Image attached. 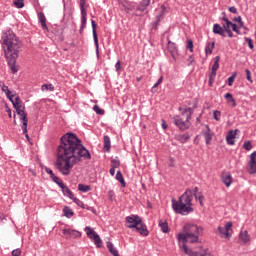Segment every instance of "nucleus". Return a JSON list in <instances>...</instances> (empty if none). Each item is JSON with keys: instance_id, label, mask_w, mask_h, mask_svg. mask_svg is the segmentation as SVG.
<instances>
[{"instance_id": "f257e3e1", "label": "nucleus", "mask_w": 256, "mask_h": 256, "mask_svg": "<svg viewBox=\"0 0 256 256\" xmlns=\"http://www.w3.org/2000/svg\"><path fill=\"white\" fill-rule=\"evenodd\" d=\"M87 159H91V153L75 133L68 132L60 138L55 167L61 175L64 177L71 175L73 167Z\"/></svg>"}, {"instance_id": "f03ea898", "label": "nucleus", "mask_w": 256, "mask_h": 256, "mask_svg": "<svg viewBox=\"0 0 256 256\" xmlns=\"http://www.w3.org/2000/svg\"><path fill=\"white\" fill-rule=\"evenodd\" d=\"M1 47L4 51V56L8 66L10 67L13 75H15L18 71L16 63L17 59H19V51H21L23 44L13 30L6 29L1 35Z\"/></svg>"}, {"instance_id": "7ed1b4c3", "label": "nucleus", "mask_w": 256, "mask_h": 256, "mask_svg": "<svg viewBox=\"0 0 256 256\" xmlns=\"http://www.w3.org/2000/svg\"><path fill=\"white\" fill-rule=\"evenodd\" d=\"M199 188L195 187L194 190L187 189L178 200L172 199V209L178 215H189V213H193V197L195 199H199L200 203H202L201 199L203 196H199Z\"/></svg>"}, {"instance_id": "20e7f679", "label": "nucleus", "mask_w": 256, "mask_h": 256, "mask_svg": "<svg viewBox=\"0 0 256 256\" xmlns=\"http://www.w3.org/2000/svg\"><path fill=\"white\" fill-rule=\"evenodd\" d=\"M203 235V228L195 224H186L184 226V233H179L177 236L178 241L182 243H199V237Z\"/></svg>"}, {"instance_id": "39448f33", "label": "nucleus", "mask_w": 256, "mask_h": 256, "mask_svg": "<svg viewBox=\"0 0 256 256\" xmlns=\"http://www.w3.org/2000/svg\"><path fill=\"white\" fill-rule=\"evenodd\" d=\"M179 111H181L180 115L173 116V123L180 129V131H186V129H189L191 127V117H193V108H179Z\"/></svg>"}, {"instance_id": "423d86ee", "label": "nucleus", "mask_w": 256, "mask_h": 256, "mask_svg": "<svg viewBox=\"0 0 256 256\" xmlns=\"http://www.w3.org/2000/svg\"><path fill=\"white\" fill-rule=\"evenodd\" d=\"M85 231H86L87 237L89 239H91V241L94 242L96 247L100 248L102 242H101V237L99 236V234H97V232H95V230H93V228H91L90 226H86Z\"/></svg>"}, {"instance_id": "0eeeda50", "label": "nucleus", "mask_w": 256, "mask_h": 256, "mask_svg": "<svg viewBox=\"0 0 256 256\" xmlns=\"http://www.w3.org/2000/svg\"><path fill=\"white\" fill-rule=\"evenodd\" d=\"M182 249L186 255L189 256H213L209 249H202L200 251H193L187 248V244H183Z\"/></svg>"}, {"instance_id": "6e6552de", "label": "nucleus", "mask_w": 256, "mask_h": 256, "mask_svg": "<svg viewBox=\"0 0 256 256\" xmlns=\"http://www.w3.org/2000/svg\"><path fill=\"white\" fill-rule=\"evenodd\" d=\"M141 220L142 219L139 217V215L132 214L130 216H126V227L128 229H135L139 225V223H141Z\"/></svg>"}, {"instance_id": "1a4fd4ad", "label": "nucleus", "mask_w": 256, "mask_h": 256, "mask_svg": "<svg viewBox=\"0 0 256 256\" xmlns=\"http://www.w3.org/2000/svg\"><path fill=\"white\" fill-rule=\"evenodd\" d=\"M92 25V35L94 39V45L96 47V56L97 59H99V38L97 36V23H95V20H91Z\"/></svg>"}, {"instance_id": "9d476101", "label": "nucleus", "mask_w": 256, "mask_h": 256, "mask_svg": "<svg viewBox=\"0 0 256 256\" xmlns=\"http://www.w3.org/2000/svg\"><path fill=\"white\" fill-rule=\"evenodd\" d=\"M231 227H233V222H227L224 227L219 226L218 231L222 237H225V239H230L231 234L229 231H231Z\"/></svg>"}, {"instance_id": "9b49d317", "label": "nucleus", "mask_w": 256, "mask_h": 256, "mask_svg": "<svg viewBox=\"0 0 256 256\" xmlns=\"http://www.w3.org/2000/svg\"><path fill=\"white\" fill-rule=\"evenodd\" d=\"M134 229L142 237L149 236V230L147 229V225L143 222V219L140 220V223Z\"/></svg>"}, {"instance_id": "f8f14e48", "label": "nucleus", "mask_w": 256, "mask_h": 256, "mask_svg": "<svg viewBox=\"0 0 256 256\" xmlns=\"http://www.w3.org/2000/svg\"><path fill=\"white\" fill-rule=\"evenodd\" d=\"M167 49H168L169 53L171 54V57L175 61L177 59V55L179 53V50L177 49V44H175V42H172L171 40L168 39Z\"/></svg>"}, {"instance_id": "ddd939ff", "label": "nucleus", "mask_w": 256, "mask_h": 256, "mask_svg": "<svg viewBox=\"0 0 256 256\" xmlns=\"http://www.w3.org/2000/svg\"><path fill=\"white\" fill-rule=\"evenodd\" d=\"M202 135L205 138L206 145H209L211 141L213 140V131H211V128H209V125H205V129L202 130Z\"/></svg>"}, {"instance_id": "4468645a", "label": "nucleus", "mask_w": 256, "mask_h": 256, "mask_svg": "<svg viewBox=\"0 0 256 256\" xmlns=\"http://www.w3.org/2000/svg\"><path fill=\"white\" fill-rule=\"evenodd\" d=\"M219 61H221V57L216 56L214 58V63L210 74V81H213V79H215V77L217 76V71L219 70Z\"/></svg>"}, {"instance_id": "2eb2a0df", "label": "nucleus", "mask_w": 256, "mask_h": 256, "mask_svg": "<svg viewBox=\"0 0 256 256\" xmlns=\"http://www.w3.org/2000/svg\"><path fill=\"white\" fill-rule=\"evenodd\" d=\"M151 3L154 5L155 0H141L137 6V11H140V13H145V11H147V7H149Z\"/></svg>"}, {"instance_id": "dca6fc26", "label": "nucleus", "mask_w": 256, "mask_h": 256, "mask_svg": "<svg viewBox=\"0 0 256 256\" xmlns=\"http://www.w3.org/2000/svg\"><path fill=\"white\" fill-rule=\"evenodd\" d=\"M237 133H239V129L230 130L226 135L227 145H235V138L237 137Z\"/></svg>"}, {"instance_id": "f3484780", "label": "nucleus", "mask_w": 256, "mask_h": 256, "mask_svg": "<svg viewBox=\"0 0 256 256\" xmlns=\"http://www.w3.org/2000/svg\"><path fill=\"white\" fill-rule=\"evenodd\" d=\"M62 233L67 238L72 237V239H77V238L81 237V232H79L77 230L63 229Z\"/></svg>"}, {"instance_id": "a211bd4d", "label": "nucleus", "mask_w": 256, "mask_h": 256, "mask_svg": "<svg viewBox=\"0 0 256 256\" xmlns=\"http://www.w3.org/2000/svg\"><path fill=\"white\" fill-rule=\"evenodd\" d=\"M249 167H250V174L254 175V173H256V151H254L250 155Z\"/></svg>"}, {"instance_id": "6ab92c4d", "label": "nucleus", "mask_w": 256, "mask_h": 256, "mask_svg": "<svg viewBox=\"0 0 256 256\" xmlns=\"http://www.w3.org/2000/svg\"><path fill=\"white\" fill-rule=\"evenodd\" d=\"M81 9V26H80V33L87 27V11L85 10V7L80 8Z\"/></svg>"}, {"instance_id": "aec40b11", "label": "nucleus", "mask_w": 256, "mask_h": 256, "mask_svg": "<svg viewBox=\"0 0 256 256\" xmlns=\"http://www.w3.org/2000/svg\"><path fill=\"white\" fill-rule=\"evenodd\" d=\"M213 33L215 35H220V37H227V34L225 33L223 26H221L217 23L213 25Z\"/></svg>"}, {"instance_id": "412c9836", "label": "nucleus", "mask_w": 256, "mask_h": 256, "mask_svg": "<svg viewBox=\"0 0 256 256\" xmlns=\"http://www.w3.org/2000/svg\"><path fill=\"white\" fill-rule=\"evenodd\" d=\"M38 19L42 29L44 31H49V28H47V18L45 17V14L43 12L38 13Z\"/></svg>"}, {"instance_id": "4be33fe9", "label": "nucleus", "mask_w": 256, "mask_h": 256, "mask_svg": "<svg viewBox=\"0 0 256 256\" xmlns=\"http://www.w3.org/2000/svg\"><path fill=\"white\" fill-rule=\"evenodd\" d=\"M103 142H104L103 151L105 153H109V151H111V138L108 135H105L103 137Z\"/></svg>"}, {"instance_id": "5701e85b", "label": "nucleus", "mask_w": 256, "mask_h": 256, "mask_svg": "<svg viewBox=\"0 0 256 256\" xmlns=\"http://www.w3.org/2000/svg\"><path fill=\"white\" fill-rule=\"evenodd\" d=\"M222 182L224 183V185H226V187H231V183H233V176H231V174H224L222 176Z\"/></svg>"}, {"instance_id": "b1692460", "label": "nucleus", "mask_w": 256, "mask_h": 256, "mask_svg": "<svg viewBox=\"0 0 256 256\" xmlns=\"http://www.w3.org/2000/svg\"><path fill=\"white\" fill-rule=\"evenodd\" d=\"M137 3H135V2H130V3H128V4H126V5H124V11L126 12V13H130L131 11H135V9H136V11H137Z\"/></svg>"}, {"instance_id": "393cba45", "label": "nucleus", "mask_w": 256, "mask_h": 256, "mask_svg": "<svg viewBox=\"0 0 256 256\" xmlns=\"http://www.w3.org/2000/svg\"><path fill=\"white\" fill-rule=\"evenodd\" d=\"M222 21L225 22V24L222 25L224 32L231 30L233 22H231L227 17H222Z\"/></svg>"}, {"instance_id": "a878e982", "label": "nucleus", "mask_w": 256, "mask_h": 256, "mask_svg": "<svg viewBox=\"0 0 256 256\" xmlns=\"http://www.w3.org/2000/svg\"><path fill=\"white\" fill-rule=\"evenodd\" d=\"M176 141H179V143L184 144L186 141H189V134L184 133V134H178L175 136Z\"/></svg>"}, {"instance_id": "bb28decb", "label": "nucleus", "mask_w": 256, "mask_h": 256, "mask_svg": "<svg viewBox=\"0 0 256 256\" xmlns=\"http://www.w3.org/2000/svg\"><path fill=\"white\" fill-rule=\"evenodd\" d=\"M116 181H119L122 187H126L127 184L125 183V178H123V173H121V170H118L115 176Z\"/></svg>"}, {"instance_id": "cd10ccee", "label": "nucleus", "mask_w": 256, "mask_h": 256, "mask_svg": "<svg viewBox=\"0 0 256 256\" xmlns=\"http://www.w3.org/2000/svg\"><path fill=\"white\" fill-rule=\"evenodd\" d=\"M107 249L109 253H111L114 256H119V251H117V248L113 245L111 242H107Z\"/></svg>"}, {"instance_id": "c85d7f7f", "label": "nucleus", "mask_w": 256, "mask_h": 256, "mask_svg": "<svg viewBox=\"0 0 256 256\" xmlns=\"http://www.w3.org/2000/svg\"><path fill=\"white\" fill-rule=\"evenodd\" d=\"M213 49H215V42H207L205 46L206 55H211V53H213Z\"/></svg>"}, {"instance_id": "c756f323", "label": "nucleus", "mask_w": 256, "mask_h": 256, "mask_svg": "<svg viewBox=\"0 0 256 256\" xmlns=\"http://www.w3.org/2000/svg\"><path fill=\"white\" fill-rule=\"evenodd\" d=\"M224 99H227V103H232V107H237V102L235 101V98H233V94L226 93Z\"/></svg>"}, {"instance_id": "7c9ffc66", "label": "nucleus", "mask_w": 256, "mask_h": 256, "mask_svg": "<svg viewBox=\"0 0 256 256\" xmlns=\"http://www.w3.org/2000/svg\"><path fill=\"white\" fill-rule=\"evenodd\" d=\"M158 225H159L162 233L169 232V224H167V221L160 220Z\"/></svg>"}, {"instance_id": "2f4dec72", "label": "nucleus", "mask_w": 256, "mask_h": 256, "mask_svg": "<svg viewBox=\"0 0 256 256\" xmlns=\"http://www.w3.org/2000/svg\"><path fill=\"white\" fill-rule=\"evenodd\" d=\"M63 213H64V217H67V219H71V217H73L74 213H73V209H71V207L66 206L63 208Z\"/></svg>"}, {"instance_id": "473e14b6", "label": "nucleus", "mask_w": 256, "mask_h": 256, "mask_svg": "<svg viewBox=\"0 0 256 256\" xmlns=\"http://www.w3.org/2000/svg\"><path fill=\"white\" fill-rule=\"evenodd\" d=\"M62 193L64 197H68V199H71V200L75 197L71 189H69V187L67 186L62 190Z\"/></svg>"}, {"instance_id": "72a5a7b5", "label": "nucleus", "mask_w": 256, "mask_h": 256, "mask_svg": "<svg viewBox=\"0 0 256 256\" xmlns=\"http://www.w3.org/2000/svg\"><path fill=\"white\" fill-rule=\"evenodd\" d=\"M78 191L82 193H89L91 191V186L85 184H78Z\"/></svg>"}, {"instance_id": "f704fd0d", "label": "nucleus", "mask_w": 256, "mask_h": 256, "mask_svg": "<svg viewBox=\"0 0 256 256\" xmlns=\"http://www.w3.org/2000/svg\"><path fill=\"white\" fill-rule=\"evenodd\" d=\"M12 105L14 107V109H17L19 107H23V101H21V98H19V96H17L14 101H12Z\"/></svg>"}, {"instance_id": "c9c22d12", "label": "nucleus", "mask_w": 256, "mask_h": 256, "mask_svg": "<svg viewBox=\"0 0 256 256\" xmlns=\"http://www.w3.org/2000/svg\"><path fill=\"white\" fill-rule=\"evenodd\" d=\"M239 237L243 243H249V233L247 231L241 232Z\"/></svg>"}, {"instance_id": "e433bc0d", "label": "nucleus", "mask_w": 256, "mask_h": 256, "mask_svg": "<svg viewBox=\"0 0 256 256\" xmlns=\"http://www.w3.org/2000/svg\"><path fill=\"white\" fill-rule=\"evenodd\" d=\"M73 203H76L78 207H81V209H85V203L81 201L79 198H76L75 196L72 198Z\"/></svg>"}, {"instance_id": "4c0bfd02", "label": "nucleus", "mask_w": 256, "mask_h": 256, "mask_svg": "<svg viewBox=\"0 0 256 256\" xmlns=\"http://www.w3.org/2000/svg\"><path fill=\"white\" fill-rule=\"evenodd\" d=\"M41 89L42 91H55V86L53 84H44Z\"/></svg>"}, {"instance_id": "58836bf2", "label": "nucleus", "mask_w": 256, "mask_h": 256, "mask_svg": "<svg viewBox=\"0 0 256 256\" xmlns=\"http://www.w3.org/2000/svg\"><path fill=\"white\" fill-rule=\"evenodd\" d=\"M14 5L17 9H23L25 7V2L23 0H15Z\"/></svg>"}, {"instance_id": "ea45409f", "label": "nucleus", "mask_w": 256, "mask_h": 256, "mask_svg": "<svg viewBox=\"0 0 256 256\" xmlns=\"http://www.w3.org/2000/svg\"><path fill=\"white\" fill-rule=\"evenodd\" d=\"M93 111H95L97 115H105V110L99 108V105H94Z\"/></svg>"}, {"instance_id": "a19ab883", "label": "nucleus", "mask_w": 256, "mask_h": 256, "mask_svg": "<svg viewBox=\"0 0 256 256\" xmlns=\"http://www.w3.org/2000/svg\"><path fill=\"white\" fill-rule=\"evenodd\" d=\"M243 149H245V151H251V149H253V145H251V141H245L243 144Z\"/></svg>"}, {"instance_id": "79ce46f5", "label": "nucleus", "mask_w": 256, "mask_h": 256, "mask_svg": "<svg viewBox=\"0 0 256 256\" xmlns=\"http://www.w3.org/2000/svg\"><path fill=\"white\" fill-rule=\"evenodd\" d=\"M18 115L20 117V121H28L27 119V113H25V109L21 112H18Z\"/></svg>"}, {"instance_id": "37998d69", "label": "nucleus", "mask_w": 256, "mask_h": 256, "mask_svg": "<svg viewBox=\"0 0 256 256\" xmlns=\"http://www.w3.org/2000/svg\"><path fill=\"white\" fill-rule=\"evenodd\" d=\"M233 21H234L235 23H238L239 29H241V27H243V18H241V16L235 17V18L233 19Z\"/></svg>"}, {"instance_id": "c03bdc74", "label": "nucleus", "mask_w": 256, "mask_h": 256, "mask_svg": "<svg viewBox=\"0 0 256 256\" xmlns=\"http://www.w3.org/2000/svg\"><path fill=\"white\" fill-rule=\"evenodd\" d=\"M235 77H237V72H234L229 78H228V85L229 87L233 86V81H235Z\"/></svg>"}, {"instance_id": "a18cd8bd", "label": "nucleus", "mask_w": 256, "mask_h": 256, "mask_svg": "<svg viewBox=\"0 0 256 256\" xmlns=\"http://www.w3.org/2000/svg\"><path fill=\"white\" fill-rule=\"evenodd\" d=\"M213 118L215 119V121H221V111L215 110L213 112Z\"/></svg>"}, {"instance_id": "49530a36", "label": "nucleus", "mask_w": 256, "mask_h": 256, "mask_svg": "<svg viewBox=\"0 0 256 256\" xmlns=\"http://www.w3.org/2000/svg\"><path fill=\"white\" fill-rule=\"evenodd\" d=\"M121 165V162L118 159H112L111 160V167L114 169H117Z\"/></svg>"}, {"instance_id": "de8ad7c7", "label": "nucleus", "mask_w": 256, "mask_h": 256, "mask_svg": "<svg viewBox=\"0 0 256 256\" xmlns=\"http://www.w3.org/2000/svg\"><path fill=\"white\" fill-rule=\"evenodd\" d=\"M108 199L109 201H115V191L113 190L108 191Z\"/></svg>"}, {"instance_id": "09e8293b", "label": "nucleus", "mask_w": 256, "mask_h": 256, "mask_svg": "<svg viewBox=\"0 0 256 256\" xmlns=\"http://www.w3.org/2000/svg\"><path fill=\"white\" fill-rule=\"evenodd\" d=\"M246 43H248L249 49H254L253 40L251 38L246 37L245 38Z\"/></svg>"}, {"instance_id": "8fccbe9b", "label": "nucleus", "mask_w": 256, "mask_h": 256, "mask_svg": "<svg viewBox=\"0 0 256 256\" xmlns=\"http://www.w3.org/2000/svg\"><path fill=\"white\" fill-rule=\"evenodd\" d=\"M245 73H246L247 81H249L250 83H253V79L251 78V71L249 69H246Z\"/></svg>"}, {"instance_id": "3c124183", "label": "nucleus", "mask_w": 256, "mask_h": 256, "mask_svg": "<svg viewBox=\"0 0 256 256\" xmlns=\"http://www.w3.org/2000/svg\"><path fill=\"white\" fill-rule=\"evenodd\" d=\"M187 49H189V51L191 53H193V40H187V45H186Z\"/></svg>"}, {"instance_id": "603ef678", "label": "nucleus", "mask_w": 256, "mask_h": 256, "mask_svg": "<svg viewBox=\"0 0 256 256\" xmlns=\"http://www.w3.org/2000/svg\"><path fill=\"white\" fill-rule=\"evenodd\" d=\"M160 22H161V15H158V16H156V21L153 22V24H152L154 29H157V26L159 25Z\"/></svg>"}, {"instance_id": "864d4df0", "label": "nucleus", "mask_w": 256, "mask_h": 256, "mask_svg": "<svg viewBox=\"0 0 256 256\" xmlns=\"http://www.w3.org/2000/svg\"><path fill=\"white\" fill-rule=\"evenodd\" d=\"M27 123H28V120L23 121V124H22L23 135L27 134Z\"/></svg>"}, {"instance_id": "5fc2aeb1", "label": "nucleus", "mask_w": 256, "mask_h": 256, "mask_svg": "<svg viewBox=\"0 0 256 256\" xmlns=\"http://www.w3.org/2000/svg\"><path fill=\"white\" fill-rule=\"evenodd\" d=\"M232 31L237 33V35H241V31H239V28H237V24L232 23Z\"/></svg>"}, {"instance_id": "6e6d98bb", "label": "nucleus", "mask_w": 256, "mask_h": 256, "mask_svg": "<svg viewBox=\"0 0 256 256\" xmlns=\"http://www.w3.org/2000/svg\"><path fill=\"white\" fill-rule=\"evenodd\" d=\"M45 172H46L48 175H50V179H52V178L55 176V174L53 173V170H51V169L48 168V167L45 168Z\"/></svg>"}, {"instance_id": "4d7b16f0", "label": "nucleus", "mask_w": 256, "mask_h": 256, "mask_svg": "<svg viewBox=\"0 0 256 256\" xmlns=\"http://www.w3.org/2000/svg\"><path fill=\"white\" fill-rule=\"evenodd\" d=\"M187 61H188V67H191V65H193V63L195 62V58L193 57V55H190Z\"/></svg>"}, {"instance_id": "13d9d810", "label": "nucleus", "mask_w": 256, "mask_h": 256, "mask_svg": "<svg viewBox=\"0 0 256 256\" xmlns=\"http://www.w3.org/2000/svg\"><path fill=\"white\" fill-rule=\"evenodd\" d=\"M12 256H21V249L17 248L12 251Z\"/></svg>"}, {"instance_id": "bf43d9fd", "label": "nucleus", "mask_w": 256, "mask_h": 256, "mask_svg": "<svg viewBox=\"0 0 256 256\" xmlns=\"http://www.w3.org/2000/svg\"><path fill=\"white\" fill-rule=\"evenodd\" d=\"M6 97L7 99H9V101H11L13 103V101H15V99H13V94H11V91L6 92Z\"/></svg>"}, {"instance_id": "052dcab7", "label": "nucleus", "mask_w": 256, "mask_h": 256, "mask_svg": "<svg viewBox=\"0 0 256 256\" xmlns=\"http://www.w3.org/2000/svg\"><path fill=\"white\" fill-rule=\"evenodd\" d=\"M228 11H229L230 13H233L234 15H237V13H238V11H237V9L235 8V6L229 7V8H228Z\"/></svg>"}, {"instance_id": "680f3d73", "label": "nucleus", "mask_w": 256, "mask_h": 256, "mask_svg": "<svg viewBox=\"0 0 256 256\" xmlns=\"http://www.w3.org/2000/svg\"><path fill=\"white\" fill-rule=\"evenodd\" d=\"M161 83H163V77H160L157 82L154 84L153 88L155 89V87H159V85H161Z\"/></svg>"}, {"instance_id": "e2e57ef3", "label": "nucleus", "mask_w": 256, "mask_h": 256, "mask_svg": "<svg viewBox=\"0 0 256 256\" xmlns=\"http://www.w3.org/2000/svg\"><path fill=\"white\" fill-rule=\"evenodd\" d=\"M58 187H60V189H64L67 185H65V183H63V180H60L59 182H57Z\"/></svg>"}, {"instance_id": "0e129e2a", "label": "nucleus", "mask_w": 256, "mask_h": 256, "mask_svg": "<svg viewBox=\"0 0 256 256\" xmlns=\"http://www.w3.org/2000/svg\"><path fill=\"white\" fill-rule=\"evenodd\" d=\"M2 91H3V93H5V95H7V93H8V91H11V90H9V86H7V85H3L2 86Z\"/></svg>"}, {"instance_id": "69168bd1", "label": "nucleus", "mask_w": 256, "mask_h": 256, "mask_svg": "<svg viewBox=\"0 0 256 256\" xmlns=\"http://www.w3.org/2000/svg\"><path fill=\"white\" fill-rule=\"evenodd\" d=\"M115 69L116 71H120L121 70V61H117L116 64H115Z\"/></svg>"}, {"instance_id": "338daca9", "label": "nucleus", "mask_w": 256, "mask_h": 256, "mask_svg": "<svg viewBox=\"0 0 256 256\" xmlns=\"http://www.w3.org/2000/svg\"><path fill=\"white\" fill-rule=\"evenodd\" d=\"M225 34L228 35V37L233 38V32L230 30H226Z\"/></svg>"}, {"instance_id": "774afa93", "label": "nucleus", "mask_w": 256, "mask_h": 256, "mask_svg": "<svg viewBox=\"0 0 256 256\" xmlns=\"http://www.w3.org/2000/svg\"><path fill=\"white\" fill-rule=\"evenodd\" d=\"M52 179V181L54 182V183H56V185H57V183H59L60 181H61V179H59V177H57V176H54L53 178H51Z\"/></svg>"}]
</instances>
